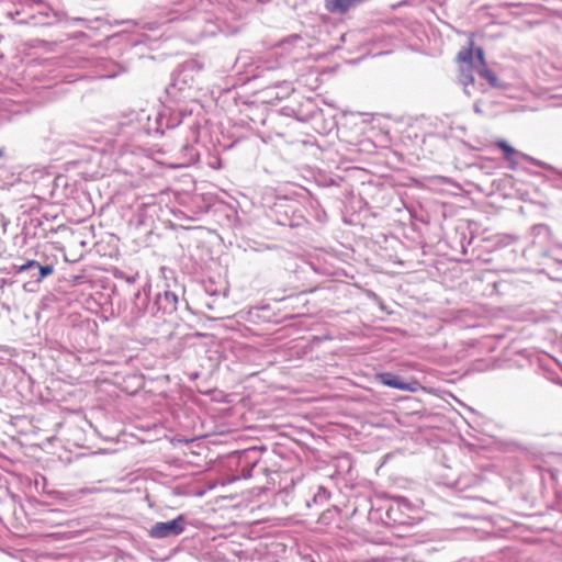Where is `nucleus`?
I'll use <instances>...</instances> for the list:
<instances>
[{
	"label": "nucleus",
	"mask_w": 562,
	"mask_h": 562,
	"mask_svg": "<svg viewBox=\"0 0 562 562\" xmlns=\"http://www.w3.org/2000/svg\"><path fill=\"white\" fill-rule=\"evenodd\" d=\"M155 306L164 314H172L177 311L178 295L172 291L166 290L164 293L157 294Z\"/></svg>",
	"instance_id": "nucleus-4"
},
{
	"label": "nucleus",
	"mask_w": 562,
	"mask_h": 562,
	"mask_svg": "<svg viewBox=\"0 0 562 562\" xmlns=\"http://www.w3.org/2000/svg\"><path fill=\"white\" fill-rule=\"evenodd\" d=\"M475 54H476L477 61L480 63L479 66L486 65L483 49L482 48H476Z\"/></svg>",
	"instance_id": "nucleus-10"
},
{
	"label": "nucleus",
	"mask_w": 562,
	"mask_h": 562,
	"mask_svg": "<svg viewBox=\"0 0 562 562\" xmlns=\"http://www.w3.org/2000/svg\"><path fill=\"white\" fill-rule=\"evenodd\" d=\"M375 378L379 383L384 384L385 386H411L409 383L401 381L397 375L392 373H380L376 374Z\"/></svg>",
	"instance_id": "nucleus-9"
},
{
	"label": "nucleus",
	"mask_w": 562,
	"mask_h": 562,
	"mask_svg": "<svg viewBox=\"0 0 562 562\" xmlns=\"http://www.w3.org/2000/svg\"><path fill=\"white\" fill-rule=\"evenodd\" d=\"M3 155H4V150H3V148H0V158H2V157H3Z\"/></svg>",
	"instance_id": "nucleus-12"
},
{
	"label": "nucleus",
	"mask_w": 562,
	"mask_h": 562,
	"mask_svg": "<svg viewBox=\"0 0 562 562\" xmlns=\"http://www.w3.org/2000/svg\"><path fill=\"white\" fill-rule=\"evenodd\" d=\"M459 59L467 63V67H462L459 76L460 83L464 87V92L471 95L468 87L474 83V76L472 74V52L470 49L461 50L458 55Z\"/></svg>",
	"instance_id": "nucleus-2"
},
{
	"label": "nucleus",
	"mask_w": 562,
	"mask_h": 562,
	"mask_svg": "<svg viewBox=\"0 0 562 562\" xmlns=\"http://www.w3.org/2000/svg\"><path fill=\"white\" fill-rule=\"evenodd\" d=\"M184 530V519L182 516L165 521L156 522L149 530V535L153 538H166L169 536H178Z\"/></svg>",
	"instance_id": "nucleus-1"
},
{
	"label": "nucleus",
	"mask_w": 562,
	"mask_h": 562,
	"mask_svg": "<svg viewBox=\"0 0 562 562\" xmlns=\"http://www.w3.org/2000/svg\"><path fill=\"white\" fill-rule=\"evenodd\" d=\"M496 146L504 153L505 159L509 162L510 168L515 169L517 167V161L514 159L515 156H519L525 160L531 161L536 166H541V162L537 159L516 150L512 147L506 140L501 139L496 143Z\"/></svg>",
	"instance_id": "nucleus-3"
},
{
	"label": "nucleus",
	"mask_w": 562,
	"mask_h": 562,
	"mask_svg": "<svg viewBox=\"0 0 562 562\" xmlns=\"http://www.w3.org/2000/svg\"><path fill=\"white\" fill-rule=\"evenodd\" d=\"M32 267H37L36 282H41L43 279L53 274V272H54V267L52 265L42 266V265H40L38 261L33 260V259L27 260L25 263L16 267V271L18 272L31 271Z\"/></svg>",
	"instance_id": "nucleus-7"
},
{
	"label": "nucleus",
	"mask_w": 562,
	"mask_h": 562,
	"mask_svg": "<svg viewBox=\"0 0 562 562\" xmlns=\"http://www.w3.org/2000/svg\"><path fill=\"white\" fill-rule=\"evenodd\" d=\"M366 0H325V8L330 13L345 14Z\"/></svg>",
	"instance_id": "nucleus-5"
},
{
	"label": "nucleus",
	"mask_w": 562,
	"mask_h": 562,
	"mask_svg": "<svg viewBox=\"0 0 562 562\" xmlns=\"http://www.w3.org/2000/svg\"><path fill=\"white\" fill-rule=\"evenodd\" d=\"M476 71L477 74L487 80V82L491 85V87L493 88H498V89H504L506 87L505 83L501 82L498 77L496 76V74L494 71H492L487 65H483V66H476Z\"/></svg>",
	"instance_id": "nucleus-8"
},
{
	"label": "nucleus",
	"mask_w": 562,
	"mask_h": 562,
	"mask_svg": "<svg viewBox=\"0 0 562 562\" xmlns=\"http://www.w3.org/2000/svg\"><path fill=\"white\" fill-rule=\"evenodd\" d=\"M50 11H52V10H50L49 8H47V10L40 11L38 13H40L41 15H43V16L48 18V16H49V12H50Z\"/></svg>",
	"instance_id": "nucleus-11"
},
{
	"label": "nucleus",
	"mask_w": 562,
	"mask_h": 562,
	"mask_svg": "<svg viewBox=\"0 0 562 562\" xmlns=\"http://www.w3.org/2000/svg\"><path fill=\"white\" fill-rule=\"evenodd\" d=\"M149 304V296L146 292H142L140 290L136 291L134 294L133 305L131 308V314L134 319H138L143 317L146 313V310Z\"/></svg>",
	"instance_id": "nucleus-6"
},
{
	"label": "nucleus",
	"mask_w": 562,
	"mask_h": 562,
	"mask_svg": "<svg viewBox=\"0 0 562 562\" xmlns=\"http://www.w3.org/2000/svg\"><path fill=\"white\" fill-rule=\"evenodd\" d=\"M34 2H36V3H41V0H34Z\"/></svg>",
	"instance_id": "nucleus-13"
}]
</instances>
